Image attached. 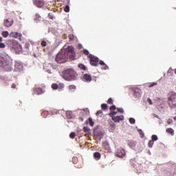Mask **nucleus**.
I'll return each mask as SVG.
<instances>
[{
	"mask_svg": "<svg viewBox=\"0 0 176 176\" xmlns=\"http://www.w3.org/2000/svg\"><path fill=\"white\" fill-rule=\"evenodd\" d=\"M41 19V16L38 14H36V20H39Z\"/></svg>",
	"mask_w": 176,
	"mask_h": 176,
	"instance_id": "49530a36",
	"label": "nucleus"
},
{
	"mask_svg": "<svg viewBox=\"0 0 176 176\" xmlns=\"http://www.w3.org/2000/svg\"><path fill=\"white\" fill-rule=\"evenodd\" d=\"M148 154L151 155V152H149Z\"/></svg>",
	"mask_w": 176,
	"mask_h": 176,
	"instance_id": "338daca9",
	"label": "nucleus"
},
{
	"mask_svg": "<svg viewBox=\"0 0 176 176\" xmlns=\"http://www.w3.org/2000/svg\"><path fill=\"white\" fill-rule=\"evenodd\" d=\"M102 137H104V133H102V132H100L99 134H98V139L101 140V139L102 138Z\"/></svg>",
	"mask_w": 176,
	"mask_h": 176,
	"instance_id": "c756f323",
	"label": "nucleus"
},
{
	"mask_svg": "<svg viewBox=\"0 0 176 176\" xmlns=\"http://www.w3.org/2000/svg\"><path fill=\"white\" fill-rule=\"evenodd\" d=\"M174 120H176V116H175V117H174Z\"/></svg>",
	"mask_w": 176,
	"mask_h": 176,
	"instance_id": "680f3d73",
	"label": "nucleus"
},
{
	"mask_svg": "<svg viewBox=\"0 0 176 176\" xmlns=\"http://www.w3.org/2000/svg\"><path fill=\"white\" fill-rule=\"evenodd\" d=\"M175 75H176V69H175Z\"/></svg>",
	"mask_w": 176,
	"mask_h": 176,
	"instance_id": "e2e57ef3",
	"label": "nucleus"
},
{
	"mask_svg": "<svg viewBox=\"0 0 176 176\" xmlns=\"http://www.w3.org/2000/svg\"><path fill=\"white\" fill-rule=\"evenodd\" d=\"M101 108H102V109H104V110L107 109H108V105L107 104L103 103V104H101Z\"/></svg>",
	"mask_w": 176,
	"mask_h": 176,
	"instance_id": "393cba45",
	"label": "nucleus"
},
{
	"mask_svg": "<svg viewBox=\"0 0 176 176\" xmlns=\"http://www.w3.org/2000/svg\"><path fill=\"white\" fill-rule=\"evenodd\" d=\"M167 123H168V124H171V123H173V120L171 119H168L167 120Z\"/></svg>",
	"mask_w": 176,
	"mask_h": 176,
	"instance_id": "de8ad7c7",
	"label": "nucleus"
},
{
	"mask_svg": "<svg viewBox=\"0 0 176 176\" xmlns=\"http://www.w3.org/2000/svg\"><path fill=\"white\" fill-rule=\"evenodd\" d=\"M155 118H157V119H159V116H155Z\"/></svg>",
	"mask_w": 176,
	"mask_h": 176,
	"instance_id": "052dcab7",
	"label": "nucleus"
},
{
	"mask_svg": "<svg viewBox=\"0 0 176 176\" xmlns=\"http://www.w3.org/2000/svg\"><path fill=\"white\" fill-rule=\"evenodd\" d=\"M94 157L96 159V160H100L101 157V154H100V153L98 152H96L94 153Z\"/></svg>",
	"mask_w": 176,
	"mask_h": 176,
	"instance_id": "f3484780",
	"label": "nucleus"
},
{
	"mask_svg": "<svg viewBox=\"0 0 176 176\" xmlns=\"http://www.w3.org/2000/svg\"><path fill=\"white\" fill-rule=\"evenodd\" d=\"M84 54H85V56H89V50H84Z\"/></svg>",
	"mask_w": 176,
	"mask_h": 176,
	"instance_id": "37998d69",
	"label": "nucleus"
},
{
	"mask_svg": "<svg viewBox=\"0 0 176 176\" xmlns=\"http://www.w3.org/2000/svg\"><path fill=\"white\" fill-rule=\"evenodd\" d=\"M102 69L107 70V69H109V67H108V65H104V67L102 68Z\"/></svg>",
	"mask_w": 176,
	"mask_h": 176,
	"instance_id": "c03bdc74",
	"label": "nucleus"
},
{
	"mask_svg": "<svg viewBox=\"0 0 176 176\" xmlns=\"http://www.w3.org/2000/svg\"><path fill=\"white\" fill-rule=\"evenodd\" d=\"M76 89V87L75 85H70L69 86V89L70 90H75Z\"/></svg>",
	"mask_w": 176,
	"mask_h": 176,
	"instance_id": "58836bf2",
	"label": "nucleus"
},
{
	"mask_svg": "<svg viewBox=\"0 0 176 176\" xmlns=\"http://www.w3.org/2000/svg\"><path fill=\"white\" fill-rule=\"evenodd\" d=\"M116 109V106L115 104H113L111 107H110V111H115Z\"/></svg>",
	"mask_w": 176,
	"mask_h": 176,
	"instance_id": "f704fd0d",
	"label": "nucleus"
},
{
	"mask_svg": "<svg viewBox=\"0 0 176 176\" xmlns=\"http://www.w3.org/2000/svg\"><path fill=\"white\" fill-rule=\"evenodd\" d=\"M47 72H48V74H52V71H50V69L47 70Z\"/></svg>",
	"mask_w": 176,
	"mask_h": 176,
	"instance_id": "13d9d810",
	"label": "nucleus"
},
{
	"mask_svg": "<svg viewBox=\"0 0 176 176\" xmlns=\"http://www.w3.org/2000/svg\"><path fill=\"white\" fill-rule=\"evenodd\" d=\"M166 133H168L169 134L174 135V129L171 128L166 129Z\"/></svg>",
	"mask_w": 176,
	"mask_h": 176,
	"instance_id": "aec40b11",
	"label": "nucleus"
},
{
	"mask_svg": "<svg viewBox=\"0 0 176 176\" xmlns=\"http://www.w3.org/2000/svg\"><path fill=\"white\" fill-rule=\"evenodd\" d=\"M14 76H17V75L21 74L23 71H24V67H23V65L21 64L20 63H16L14 65Z\"/></svg>",
	"mask_w": 176,
	"mask_h": 176,
	"instance_id": "20e7f679",
	"label": "nucleus"
},
{
	"mask_svg": "<svg viewBox=\"0 0 176 176\" xmlns=\"http://www.w3.org/2000/svg\"><path fill=\"white\" fill-rule=\"evenodd\" d=\"M173 95L174 96H171L170 98H168V104L170 108H173V109H175L176 108V103L174 102V98H176V94L173 93Z\"/></svg>",
	"mask_w": 176,
	"mask_h": 176,
	"instance_id": "0eeeda50",
	"label": "nucleus"
},
{
	"mask_svg": "<svg viewBox=\"0 0 176 176\" xmlns=\"http://www.w3.org/2000/svg\"><path fill=\"white\" fill-rule=\"evenodd\" d=\"M138 131H139L140 135H144V132L142 131V130L139 129Z\"/></svg>",
	"mask_w": 176,
	"mask_h": 176,
	"instance_id": "8fccbe9b",
	"label": "nucleus"
},
{
	"mask_svg": "<svg viewBox=\"0 0 176 176\" xmlns=\"http://www.w3.org/2000/svg\"><path fill=\"white\" fill-rule=\"evenodd\" d=\"M168 74H173V68H169V69L168 70Z\"/></svg>",
	"mask_w": 176,
	"mask_h": 176,
	"instance_id": "a18cd8bd",
	"label": "nucleus"
},
{
	"mask_svg": "<svg viewBox=\"0 0 176 176\" xmlns=\"http://www.w3.org/2000/svg\"><path fill=\"white\" fill-rule=\"evenodd\" d=\"M83 131L85 133H90V128H89L87 126H84L83 127Z\"/></svg>",
	"mask_w": 176,
	"mask_h": 176,
	"instance_id": "5701e85b",
	"label": "nucleus"
},
{
	"mask_svg": "<svg viewBox=\"0 0 176 176\" xmlns=\"http://www.w3.org/2000/svg\"><path fill=\"white\" fill-rule=\"evenodd\" d=\"M115 155L117 157H124V156H126V151H124L123 148L120 147L116 151Z\"/></svg>",
	"mask_w": 176,
	"mask_h": 176,
	"instance_id": "423d86ee",
	"label": "nucleus"
},
{
	"mask_svg": "<svg viewBox=\"0 0 176 176\" xmlns=\"http://www.w3.org/2000/svg\"><path fill=\"white\" fill-rule=\"evenodd\" d=\"M12 89H16V84H12Z\"/></svg>",
	"mask_w": 176,
	"mask_h": 176,
	"instance_id": "864d4df0",
	"label": "nucleus"
},
{
	"mask_svg": "<svg viewBox=\"0 0 176 176\" xmlns=\"http://www.w3.org/2000/svg\"><path fill=\"white\" fill-rule=\"evenodd\" d=\"M70 138H75V137H76V134L75 133V132H72L69 135Z\"/></svg>",
	"mask_w": 176,
	"mask_h": 176,
	"instance_id": "7c9ffc66",
	"label": "nucleus"
},
{
	"mask_svg": "<svg viewBox=\"0 0 176 176\" xmlns=\"http://www.w3.org/2000/svg\"><path fill=\"white\" fill-rule=\"evenodd\" d=\"M29 47H30V43H26V44H25V47H26L27 49H28Z\"/></svg>",
	"mask_w": 176,
	"mask_h": 176,
	"instance_id": "5fc2aeb1",
	"label": "nucleus"
},
{
	"mask_svg": "<svg viewBox=\"0 0 176 176\" xmlns=\"http://www.w3.org/2000/svg\"><path fill=\"white\" fill-rule=\"evenodd\" d=\"M5 27L9 28L13 25V20L12 19H8L4 21Z\"/></svg>",
	"mask_w": 176,
	"mask_h": 176,
	"instance_id": "9d476101",
	"label": "nucleus"
},
{
	"mask_svg": "<svg viewBox=\"0 0 176 176\" xmlns=\"http://www.w3.org/2000/svg\"><path fill=\"white\" fill-rule=\"evenodd\" d=\"M148 154L151 155V152H149Z\"/></svg>",
	"mask_w": 176,
	"mask_h": 176,
	"instance_id": "69168bd1",
	"label": "nucleus"
},
{
	"mask_svg": "<svg viewBox=\"0 0 176 176\" xmlns=\"http://www.w3.org/2000/svg\"><path fill=\"white\" fill-rule=\"evenodd\" d=\"M151 138H152V141H153V142L157 141V140H159V138H157V135H153Z\"/></svg>",
	"mask_w": 176,
	"mask_h": 176,
	"instance_id": "b1692460",
	"label": "nucleus"
},
{
	"mask_svg": "<svg viewBox=\"0 0 176 176\" xmlns=\"http://www.w3.org/2000/svg\"><path fill=\"white\" fill-rule=\"evenodd\" d=\"M0 67L6 71V72L13 71V63L6 57L0 56Z\"/></svg>",
	"mask_w": 176,
	"mask_h": 176,
	"instance_id": "f03ea898",
	"label": "nucleus"
},
{
	"mask_svg": "<svg viewBox=\"0 0 176 176\" xmlns=\"http://www.w3.org/2000/svg\"><path fill=\"white\" fill-rule=\"evenodd\" d=\"M129 122L131 123V124H134V123H135V119H134L133 118H130Z\"/></svg>",
	"mask_w": 176,
	"mask_h": 176,
	"instance_id": "cd10ccee",
	"label": "nucleus"
},
{
	"mask_svg": "<svg viewBox=\"0 0 176 176\" xmlns=\"http://www.w3.org/2000/svg\"><path fill=\"white\" fill-rule=\"evenodd\" d=\"M41 115H42V116H43V115H47V111H43L41 113Z\"/></svg>",
	"mask_w": 176,
	"mask_h": 176,
	"instance_id": "603ef678",
	"label": "nucleus"
},
{
	"mask_svg": "<svg viewBox=\"0 0 176 176\" xmlns=\"http://www.w3.org/2000/svg\"><path fill=\"white\" fill-rule=\"evenodd\" d=\"M75 51L73 47L69 46L66 47L65 46L59 52L55 58V61L58 64H64L68 61V58H75Z\"/></svg>",
	"mask_w": 176,
	"mask_h": 176,
	"instance_id": "f257e3e1",
	"label": "nucleus"
},
{
	"mask_svg": "<svg viewBox=\"0 0 176 176\" xmlns=\"http://www.w3.org/2000/svg\"><path fill=\"white\" fill-rule=\"evenodd\" d=\"M89 58L90 60L91 65H93V67H98V61H99L100 59H98V57H96L92 54H89Z\"/></svg>",
	"mask_w": 176,
	"mask_h": 176,
	"instance_id": "39448f33",
	"label": "nucleus"
},
{
	"mask_svg": "<svg viewBox=\"0 0 176 176\" xmlns=\"http://www.w3.org/2000/svg\"><path fill=\"white\" fill-rule=\"evenodd\" d=\"M128 145L129 147H131V149H134V151H135V148L138 145V144L137 143V142L131 141L128 143Z\"/></svg>",
	"mask_w": 176,
	"mask_h": 176,
	"instance_id": "f8f14e48",
	"label": "nucleus"
},
{
	"mask_svg": "<svg viewBox=\"0 0 176 176\" xmlns=\"http://www.w3.org/2000/svg\"><path fill=\"white\" fill-rule=\"evenodd\" d=\"M46 41H41V46H43V47H46Z\"/></svg>",
	"mask_w": 176,
	"mask_h": 176,
	"instance_id": "e433bc0d",
	"label": "nucleus"
},
{
	"mask_svg": "<svg viewBox=\"0 0 176 176\" xmlns=\"http://www.w3.org/2000/svg\"><path fill=\"white\" fill-rule=\"evenodd\" d=\"M33 3L37 8H43L45 5V1L43 0H33Z\"/></svg>",
	"mask_w": 176,
	"mask_h": 176,
	"instance_id": "6e6552de",
	"label": "nucleus"
},
{
	"mask_svg": "<svg viewBox=\"0 0 176 176\" xmlns=\"http://www.w3.org/2000/svg\"><path fill=\"white\" fill-rule=\"evenodd\" d=\"M74 35L72 34L69 35V39H70V41H74Z\"/></svg>",
	"mask_w": 176,
	"mask_h": 176,
	"instance_id": "79ce46f5",
	"label": "nucleus"
},
{
	"mask_svg": "<svg viewBox=\"0 0 176 176\" xmlns=\"http://www.w3.org/2000/svg\"><path fill=\"white\" fill-rule=\"evenodd\" d=\"M65 12H66V13H69V5L65 6Z\"/></svg>",
	"mask_w": 176,
	"mask_h": 176,
	"instance_id": "a878e982",
	"label": "nucleus"
},
{
	"mask_svg": "<svg viewBox=\"0 0 176 176\" xmlns=\"http://www.w3.org/2000/svg\"><path fill=\"white\" fill-rule=\"evenodd\" d=\"M153 144H155V142L153 140H149L148 142L149 148H152L153 146Z\"/></svg>",
	"mask_w": 176,
	"mask_h": 176,
	"instance_id": "c85d7f7f",
	"label": "nucleus"
},
{
	"mask_svg": "<svg viewBox=\"0 0 176 176\" xmlns=\"http://www.w3.org/2000/svg\"><path fill=\"white\" fill-rule=\"evenodd\" d=\"M52 88L54 90H57V89H58V85H57V84H52Z\"/></svg>",
	"mask_w": 176,
	"mask_h": 176,
	"instance_id": "bb28decb",
	"label": "nucleus"
},
{
	"mask_svg": "<svg viewBox=\"0 0 176 176\" xmlns=\"http://www.w3.org/2000/svg\"><path fill=\"white\" fill-rule=\"evenodd\" d=\"M34 93H36V94H42L43 93V91L41 87L35 88Z\"/></svg>",
	"mask_w": 176,
	"mask_h": 176,
	"instance_id": "a211bd4d",
	"label": "nucleus"
},
{
	"mask_svg": "<svg viewBox=\"0 0 176 176\" xmlns=\"http://www.w3.org/2000/svg\"><path fill=\"white\" fill-rule=\"evenodd\" d=\"M118 112L116 111H112L111 113H110V116L113 118V116H115L116 115H117Z\"/></svg>",
	"mask_w": 176,
	"mask_h": 176,
	"instance_id": "473e14b6",
	"label": "nucleus"
},
{
	"mask_svg": "<svg viewBox=\"0 0 176 176\" xmlns=\"http://www.w3.org/2000/svg\"><path fill=\"white\" fill-rule=\"evenodd\" d=\"M68 3H69V0H67Z\"/></svg>",
	"mask_w": 176,
	"mask_h": 176,
	"instance_id": "0e129e2a",
	"label": "nucleus"
},
{
	"mask_svg": "<svg viewBox=\"0 0 176 176\" xmlns=\"http://www.w3.org/2000/svg\"><path fill=\"white\" fill-rule=\"evenodd\" d=\"M88 122H89V126H91V127H93V126H94V121H93V118H89L88 119Z\"/></svg>",
	"mask_w": 176,
	"mask_h": 176,
	"instance_id": "412c9836",
	"label": "nucleus"
},
{
	"mask_svg": "<svg viewBox=\"0 0 176 176\" xmlns=\"http://www.w3.org/2000/svg\"><path fill=\"white\" fill-rule=\"evenodd\" d=\"M3 40V38L1 36H0V42H2Z\"/></svg>",
	"mask_w": 176,
	"mask_h": 176,
	"instance_id": "bf43d9fd",
	"label": "nucleus"
},
{
	"mask_svg": "<svg viewBox=\"0 0 176 176\" xmlns=\"http://www.w3.org/2000/svg\"><path fill=\"white\" fill-rule=\"evenodd\" d=\"M112 119L114 122H116V123H119L120 120H124V116H113Z\"/></svg>",
	"mask_w": 176,
	"mask_h": 176,
	"instance_id": "9b49d317",
	"label": "nucleus"
},
{
	"mask_svg": "<svg viewBox=\"0 0 176 176\" xmlns=\"http://www.w3.org/2000/svg\"><path fill=\"white\" fill-rule=\"evenodd\" d=\"M63 78L65 80H76L78 79V74L73 69H67L63 72Z\"/></svg>",
	"mask_w": 176,
	"mask_h": 176,
	"instance_id": "7ed1b4c3",
	"label": "nucleus"
},
{
	"mask_svg": "<svg viewBox=\"0 0 176 176\" xmlns=\"http://www.w3.org/2000/svg\"><path fill=\"white\" fill-rule=\"evenodd\" d=\"M147 102H148V104H150V105H152L153 104V102H152V100H151V98H147Z\"/></svg>",
	"mask_w": 176,
	"mask_h": 176,
	"instance_id": "ea45409f",
	"label": "nucleus"
},
{
	"mask_svg": "<svg viewBox=\"0 0 176 176\" xmlns=\"http://www.w3.org/2000/svg\"><path fill=\"white\" fill-rule=\"evenodd\" d=\"M2 36H3V38H8V36H9V32L8 31H3L1 33Z\"/></svg>",
	"mask_w": 176,
	"mask_h": 176,
	"instance_id": "6ab92c4d",
	"label": "nucleus"
},
{
	"mask_svg": "<svg viewBox=\"0 0 176 176\" xmlns=\"http://www.w3.org/2000/svg\"><path fill=\"white\" fill-rule=\"evenodd\" d=\"M78 47H79V49H82V44H79Z\"/></svg>",
	"mask_w": 176,
	"mask_h": 176,
	"instance_id": "6e6d98bb",
	"label": "nucleus"
},
{
	"mask_svg": "<svg viewBox=\"0 0 176 176\" xmlns=\"http://www.w3.org/2000/svg\"><path fill=\"white\" fill-rule=\"evenodd\" d=\"M108 104H113V100H112V98H109V100H107Z\"/></svg>",
	"mask_w": 176,
	"mask_h": 176,
	"instance_id": "4c0bfd02",
	"label": "nucleus"
},
{
	"mask_svg": "<svg viewBox=\"0 0 176 176\" xmlns=\"http://www.w3.org/2000/svg\"><path fill=\"white\" fill-rule=\"evenodd\" d=\"M15 49H17L18 52L16 53H20V52H23V47L20 44H16Z\"/></svg>",
	"mask_w": 176,
	"mask_h": 176,
	"instance_id": "2eb2a0df",
	"label": "nucleus"
},
{
	"mask_svg": "<svg viewBox=\"0 0 176 176\" xmlns=\"http://www.w3.org/2000/svg\"><path fill=\"white\" fill-rule=\"evenodd\" d=\"M137 97L140 98V97H141V94H138Z\"/></svg>",
	"mask_w": 176,
	"mask_h": 176,
	"instance_id": "4d7b16f0",
	"label": "nucleus"
},
{
	"mask_svg": "<svg viewBox=\"0 0 176 176\" xmlns=\"http://www.w3.org/2000/svg\"><path fill=\"white\" fill-rule=\"evenodd\" d=\"M135 151H136V152H142V146H141V144H138Z\"/></svg>",
	"mask_w": 176,
	"mask_h": 176,
	"instance_id": "dca6fc26",
	"label": "nucleus"
},
{
	"mask_svg": "<svg viewBox=\"0 0 176 176\" xmlns=\"http://www.w3.org/2000/svg\"><path fill=\"white\" fill-rule=\"evenodd\" d=\"M78 68H80V69H82L83 71H86V66H85V65L80 63L78 65Z\"/></svg>",
	"mask_w": 176,
	"mask_h": 176,
	"instance_id": "4be33fe9",
	"label": "nucleus"
},
{
	"mask_svg": "<svg viewBox=\"0 0 176 176\" xmlns=\"http://www.w3.org/2000/svg\"><path fill=\"white\" fill-rule=\"evenodd\" d=\"M66 116L68 119H74V118H75L74 113H72L71 111H67L66 112Z\"/></svg>",
	"mask_w": 176,
	"mask_h": 176,
	"instance_id": "4468645a",
	"label": "nucleus"
},
{
	"mask_svg": "<svg viewBox=\"0 0 176 176\" xmlns=\"http://www.w3.org/2000/svg\"><path fill=\"white\" fill-rule=\"evenodd\" d=\"M100 113H102V111L99 110L96 112V115L98 116V115H100Z\"/></svg>",
	"mask_w": 176,
	"mask_h": 176,
	"instance_id": "09e8293b",
	"label": "nucleus"
},
{
	"mask_svg": "<svg viewBox=\"0 0 176 176\" xmlns=\"http://www.w3.org/2000/svg\"><path fill=\"white\" fill-rule=\"evenodd\" d=\"M117 110L118 112H120V113H124V110H123V109H122V108H118Z\"/></svg>",
	"mask_w": 176,
	"mask_h": 176,
	"instance_id": "c9c22d12",
	"label": "nucleus"
},
{
	"mask_svg": "<svg viewBox=\"0 0 176 176\" xmlns=\"http://www.w3.org/2000/svg\"><path fill=\"white\" fill-rule=\"evenodd\" d=\"M10 36H13L14 38H19V41H21L22 34L18 32H11Z\"/></svg>",
	"mask_w": 176,
	"mask_h": 176,
	"instance_id": "ddd939ff",
	"label": "nucleus"
},
{
	"mask_svg": "<svg viewBox=\"0 0 176 176\" xmlns=\"http://www.w3.org/2000/svg\"><path fill=\"white\" fill-rule=\"evenodd\" d=\"M100 65H105V63H104V61L100 60L99 63Z\"/></svg>",
	"mask_w": 176,
	"mask_h": 176,
	"instance_id": "3c124183",
	"label": "nucleus"
},
{
	"mask_svg": "<svg viewBox=\"0 0 176 176\" xmlns=\"http://www.w3.org/2000/svg\"><path fill=\"white\" fill-rule=\"evenodd\" d=\"M6 47V45L3 43H0V49H5Z\"/></svg>",
	"mask_w": 176,
	"mask_h": 176,
	"instance_id": "72a5a7b5",
	"label": "nucleus"
},
{
	"mask_svg": "<svg viewBox=\"0 0 176 176\" xmlns=\"http://www.w3.org/2000/svg\"><path fill=\"white\" fill-rule=\"evenodd\" d=\"M153 86H157V82H152L148 85V87H153Z\"/></svg>",
	"mask_w": 176,
	"mask_h": 176,
	"instance_id": "2f4dec72",
	"label": "nucleus"
},
{
	"mask_svg": "<svg viewBox=\"0 0 176 176\" xmlns=\"http://www.w3.org/2000/svg\"><path fill=\"white\" fill-rule=\"evenodd\" d=\"M82 80L83 82H87L89 83V82H91V76L87 74H84L82 76H81Z\"/></svg>",
	"mask_w": 176,
	"mask_h": 176,
	"instance_id": "1a4fd4ad",
	"label": "nucleus"
},
{
	"mask_svg": "<svg viewBox=\"0 0 176 176\" xmlns=\"http://www.w3.org/2000/svg\"><path fill=\"white\" fill-rule=\"evenodd\" d=\"M48 16L50 17V19H51V20H53L54 19V16H53V14H49Z\"/></svg>",
	"mask_w": 176,
	"mask_h": 176,
	"instance_id": "a19ab883",
	"label": "nucleus"
}]
</instances>
